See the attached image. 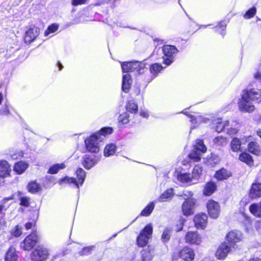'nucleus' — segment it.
I'll return each instance as SVG.
<instances>
[{"mask_svg": "<svg viewBox=\"0 0 261 261\" xmlns=\"http://www.w3.org/2000/svg\"><path fill=\"white\" fill-rule=\"evenodd\" d=\"M112 132V127H104L86 139L85 142L87 150L92 153L98 152L99 150V142L102 141L106 135L111 134Z\"/></svg>", "mask_w": 261, "mask_h": 261, "instance_id": "obj_1", "label": "nucleus"}, {"mask_svg": "<svg viewBox=\"0 0 261 261\" xmlns=\"http://www.w3.org/2000/svg\"><path fill=\"white\" fill-rule=\"evenodd\" d=\"M153 228L150 224H148L140 232L137 239V244L142 247L147 245L148 240L151 238Z\"/></svg>", "mask_w": 261, "mask_h": 261, "instance_id": "obj_2", "label": "nucleus"}, {"mask_svg": "<svg viewBox=\"0 0 261 261\" xmlns=\"http://www.w3.org/2000/svg\"><path fill=\"white\" fill-rule=\"evenodd\" d=\"M206 151V148L201 140H197L194 148L189 154V158L194 162H198L201 159V154Z\"/></svg>", "mask_w": 261, "mask_h": 261, "instance_id": "obj_3", "label": "nucleus"}, {"mask_svg": "<svg viewBox=\"0 0 261 261\" xmlns=\"http://www.w3.org/2000/svg\"><path fill=\"white\" fill-rule=\"evenodd\" d=\"M49 255L48 249L42 246H38L31 253L32 261H45Z\"/></svg>", "mask_w": 261, "mask_h": 261, "instance_id": "obj_4", "label": "nucleus"}, {"mask_svg": "<svg viewBox=\"0 0 261 261\" xmlns=\"http://www.w3.org/2000/svg\"><path fill=\"white\" fill-rule=\"evenodd\" d=\"M76 176L79 178V181L75 178L68 177L66 176V184H68L69 186L78 190L79 185H82L85 180L86 172L82 168H80L76 170Z\"/></svg>", "mask_w": 261, "mask_h": 261, "instance_id": "obj_5", "label": "nucleus"}, {"mask_svg": "<svg viewBox=\"0 0 261 261\" xmlns=\"http://www.w3.org/2000/svg\"><path fill=\"white\" fill-rule=\"evenodd\" d=\"M38 237L36 232H33L28 236L20 243V248L24 250H31L37 243Z\"/></svg>", "mask_w": 261, "mask_h": 261, "instance_id": "obj_6", "label": "nucleus"}, {"mask_svg": "<svg viewBox=\"0 0 261 261\" xmlns=\"http://www.w3.org/2000/svg\"><path fill=\"white\" fill-rule=\"evenodd\" d=\"M248 95L245 91L242 95V99L239 102V107L241 111L251 112L254 110V106L252 104Z\"/></svg>", "mask_w": 261, "mask_h": 261, "instance_id": "obj_7", "label": "nucleus"}, {"mask_svg": "<svg viewBox=\"0 0 261 261\" xmlns=\"http://www.w3.org/2000/svg\"><path fill=\"white\" fill-rule=\"evenodd\" d=\"M162 50L165 56L164 63L169 65L173 62V55L176 54L178 50L175 46L166 45L163 47Z\"/></svg>", "mask_w": 261, "mask_h": 261, "instance_id": "obj_8", "label": "nucleus"}, {"mask_svg": "<svg viewBox=\"0 0 261 261\" xmlns=\"http://www.w3.org/2000/svg\"><path fill=\"white\" fill-rule=\"evenodd\" d=\"M196 200L194 198H186L182 203L181 209L185 216H190L194 214Z\"/></svg>", "mask_w": 261, "mask_h": 261, "instance_id": "obj_9", "label": "nucleus"}, {"mask_svg": "<svg viewBox=\"0 0 261 261\" xmlns=\"http://www.w3.org/2000/svg\"><path fill=\"white\" fill-rule=\"evenodd\" d=\"M207 208L210 216L213 218H217L220 213V207L218 203L213 200H209L207 202Z\"/></svg>", "mask_w": 261, "mask_h": 261, "instance_id": "obj_10", "label": "nucleus"}, {"mask_svg": "<svg viewBox=\"0 0 261 261\" xmlns=\"http://www.w3.org/2000/svg\"><path fill=\"white\" fill-rule=\"evenodd\" d=\"M40 30L36 27H32L30 28L25 33L24 40L27 43L32 42L36 37L39 35Z\"/></svg>", "mask_w": 261, "mask_h": 261, "instance_id": "obj_11", "label": "nucleus"}, {"mask_svg": "<svg viewBox=\"0 0 261 261\" xmlns=\"http://www.w3.org/2000/svg\"><path fill=\"white\" fill-rule=\"evenodd\" d=\"M207 216L202 213L196 215L194 218L195 226L198 228L204 229L207 224Z\"/></svg>", "mask_w": 261, "mask_h": 261, "instance_id": "obj_12", "label": "nucleus"}, {"mask_svg": "<svg viewBox=\"0 0 261 261\" xmlns=\"http://www.w3.org/2000/svg\"><path fill=\"white\" fill-rule=\"evenodd\" d=\"M231 247H232L230 246V245H229L227 243L222 244L218 248L216 253V256L219 259L224 258L228 253L231 251Z\"/></svg>", "mask_w": 261, "mask_h": 261, "instance_id": "obj_13", "label": "nucleus"}, {"mask_svg": "<svg viewBox=\"0 0 261 261\" xmlns=\"http://www.w3.org/2000/svg\"><path fill=\"white\" fill-rule=\"evenodd\" d=\"M186 242L199 245L201 242L200 235L196 231H189L187 232L185 236Z\"/></svg>", "mask_w": 261, "mask_h": 261, "instance_id": "obj_14", "label": "nucleus"}, {"mask_svg": "<svg viewBox=\"0 0 261 261\" xmlns=\"http://www.w3.org/2000/svg\"><path fill=\"white\" fill-rule=\"evenodd\" d=\"M227 243L230 246L234 248V243L240 241L241 238V234L239 231H231L227 236Z\"/></svg>", "mask_w": 261, "mask_h": 261, "instance_id": "obj_15", "label": "nucleus"}, {"mask_svg": "<svg viewBox=\"0 0 261 261\" xmlns=\"http://www.w3.org/2000/svg\"><path fill=\"white\" fill-rule=\"evenodd\" d=\"M179 255L185 260L191 261L194 259L195 254L192 249L185 247L179 252Z\"/></svg>", "mask_w": 261, "mask_h": 261, "instance_id": "obj_16", "label": "nucleus"}, {"mask_svg": "<svg viewBox=\"0 0 261 261\" xmlns=\"http://www.w3.org/2000/svg\"><path fill=\"white\" fill-rule=\"evenodd\" d=\"M11 170L8 162L5 160L0 161V176L6 177L9 175Z\"/></svg>", "mask_w": 261, "mask_h": 261, "instance_id": "obj_17", "label": "nucleus"}, {"mask_svg": "<svg viewBox=\"0 0 261 261\" xmlns=\"http://www.w3.org/2000/svg\"><path fill=\"white\" fill-rule=\"evenodd\" d=\"M245 92L247 93L252 101H256L257 102L261 101V90L253 89Z\"/></svg>", "mask_w": 261, "mask_h": 261, "instance_id": "obj_18", "label": "nucleus"}, {"mask_svg": "<svg viewBox=\"0 0 261 261\" xmlns=\"http://www.w3.org/2000/svg\"><path fill=\"white\" fill-rule=\"evenodd\" d=\"M232 176L231 172L222 168L217 171L215 174V177L218 180H225Z\"/></svg>", "mask_w": 261, "mask_h": 261, "instance_id": "obj_19", "label": "nucleus"}, {"mask_svg": "<svg viewBox=\"0 0 261 261\" xmlns=\"http://www.w3.org/2000/svg\"><path fill=\"white\" fill-rule=\"evenodd\" d=\"M249 196L251 198H256L261 197V184H253L250 190Z\"/></svg>", "mask_w": 261, "mask_h": 261, "instance_id": "obj_20", "label": "nucleus"}, {"mask_svg": "<svg viewBox=\"0 0 261 261\" xmlns=\"http://www.w3.org/2000/svg\"><path fill=\"white\" fill-rule=\"evenodd\" d=\"M217 189L216 184L212 181L207 182L203 188V193L205 196H210L213 194Z\"/></svg>", "mask_w": 261, "mask_h": 261, "instance_id": "obj_21", "label": "nucleus"}, {"mask_svg": "<svg viewBox=\"0 0 261 261\" xmlns=\"http://www.w3.org/2000/svg\"><path fill=\"white\" fill-rule=\"evenodd\" d=\"M99 160V158L96 159L95 156L92 158L89 155H86L84 158L83 165L85 168L89 169L96 164Z\"/></svg>", "mask_w": 261, "mask_h": 261, "instance_id": "obj_22", "label": "nucleus"}, {"mask_svg": "<svg viewBox=\"0 0 261 261\" xmlns=\"http://www.w3.org/2000/svg\"><path fill=\"white\" fill-rule=\"evenodd\" d=\"M132 79L130 74H126L123 76L122 90L125 93H127L132 84Z\"/></svg>", "mask_w": 261, "mask_h": 261, "instance_id": "obj_23", "label": "nucleus"}, {"mask_svg": "<svg viewBox=\"0 0 261 261\" xmlns=\"http://www.w3.org/2000/svg\"><path fill=\"white\" fill-rule=\"evenodd\" d=\"M28 166V164L26 162L20 161L15 164L14 171L18 174H21L25 171Z\"/></svg>", "mask_w": 261, "mask_h": 261, "instance_id": "obj_24", "label": "nucleus"}, {"mask_svg": "<svg viewBox=\"0 0 261 261\" xmlns=\"http://www.w3.org/2000/svg\"><path fill=\"white\" fill-rule=\"evenodd\" d=\"M249 210L251 214L257 217H261V201L250 205Z\"/></svg>", "mask_w": 261, "mask_h": 261, "instance_id": "obj_25", "label": "nucleus"}, {"mask_svg": "<svg viewBox=\"0 0 261 261\" xmlns=\"http://www.w3.org/2000/svg\"><path fill=\"white\" fill-rule=\"evenodd\" d=\"M6 261H17V255L16 253L15 248L10 247L7 252Z\"/></svg>", "mask_w": 261, "mask_h": 261, "instance_id": "obj_26", "label": "nucleus"}, {"mask_svg": "<svg viewBox=\"0 0 261 261\" xmlns=\"http://www.w3.org/2000/svg\"><path fill=\"white\" fill-rule=\"evenodd\" d=\"M248 148L249 151L254 154L258 155L260 153L259 146L257 143L251 142L248 144Z\"/></svg>", "mask_w": 261, "mask_h": 261, "instance_id": "obj_27", "label": "nucleus"}, {"mask_svg": "<svg viewBox=\"0 0 261 261\" xmlns=\"http://www.w3.org/2000/svg\"><path fill=\"white\" fill-rule=\"evenodd\" d=\"M239 160L242 162L246 163L249 166L253 165V161L252 156L248 153H242L239 156Z\"/></svg>", "mask_w": 261, "mask_h": 261, "instance_id": "obj_28", "label": "nucleus"}, {"mask_svg": "<svg viewBox=\"0 0 261 261\" xmlns=\"http://www.w3.org/2000/svg\"><path fill=\"white\" fill-rule=\"evenodd\" d=\"M145 64L143 62L138 61L132 62V69L133 71H137L139 73L143 72V70L145 68Z\"/></svg>", "mask_w": 261, "mask_h": 261, "instance_id": "obj_29", "label": "nucleus"}, {"mask_svg": "<svg viewBox=\"0 0 261 261\" xmlns=\"http://www.w3.org/2000/svg\"><path fill=\"white\" fill-rule=\"evenodd\" d=\"M28 189L32 193H36L40 191L41 186L36 181H32L28 184Z\"/></svg>", "mask_w": 261, "mask_h": 261, "instance_id": "obj_30", "label": "nucleus"}, {"mask_svg": "<svg viewBox=\"0 0 261 261\" xmlns=\"http://www.w3.org/2000/svg\"><path fill=\"white\" fill-rule=\"evenodd\" d=\"M173 190L172 188L167 189L160 196L158 201L161 202L166 201L169 199H170L173 195Z\"/></svg>", "mask_w": 261, "mask_h": 261, "instance_id": "obj_31", "label": "nucleus"}, {"mask_svg": "<svg viewBox=\"0 0 261 261\" xmlns=\"http://www.w3.org/2000/svg\"><path fill=\"white\" fill-rule=\"evenodd\" d=\"M116 150V145L113 143L110 144L106 146L104 150V155L106 156L112 155L115 153Z\"/></svg>", "mask_w": 261, "mask_h": 261, "instance_id": "obj_32", "label": "nucleus"}, {"mask_svg": "<svg viewBox=\"0 0 261 261\" xmlns=\"http://www.w3.org/2000/svg\"><path fill=\"white\" fill-rule=\"evenodd\" d=\"M192 177L189 173H180L177 175V179L183 183H188L192 180Z\"/></svg>", "mask_w": 261, "mask_h": 261, "instance_id": "obj_33", "label": "nucleus"}, {"mask_svg": "<svg viewBox=\"0 0 261 261\" xmlns=\"http://www.w3.org/2000/svg\"><path fill=\"white\" fill-rule=\"evenodd\" d=\"M65 168V165L64 163L55 164L50 167L48 171V173L49 174H56L59 171Z\"/></svg>", "mask_w": 261, "mask_h": 261, "instance_id": "obj_34", "label": "nucleus"}, {"mask_svg": "<svg viewBox=\"0 0 261 261\" xmlns=\"http://www.w3.org/2000/svg\"><path fill=\"white\" fill-rule=\"evenodd\" d=\"M171 232L172 229L170 228H166L164 229L161 237V240L163 242L166 243L170 240Z\"/></svg>", "mask_w": 261, "mask_h": 261, "instance_id": "obj_35", "label": "nucleus"}, {"mask_svg": "<svg viewBox=\"0 0 261 261\" xmlns=\"http://www.w3.org/2000/svg\"><path fill=\"white\" fill-rule=\"evenodd\" d=\"M241 142L237 138H233L231 142V149L234 152H237L240 150L241 147Z\"/></svg>", "mask_w": 261, "mask_h": 261, "instance_id": "obj_36", "label": "nucleus"}, {"mask_svg": "<svg viewBox=\"0 0 261 261\" xmlns=\"http://www.w3.org/2000/svg\"><path fill=\"white\" fill-rule=\"evenodd\" d=\"M154 207V202H150L141 212V215L142 216H149L151 213Z\"/></svg>", "mask_w": 261, "mask_h": 261, "instance_id": "obj_37", "label": "nucleus"}, {"mask_svg": "<svg viewBox=\"0 0 261 261\" xmlns=\"http://www.w3.org/2000/svg\"><path fill=\"white\" fill-rule=\"evenodd\" d=\"M126 110L132 113H136L138 111V106L133 101H129L126 105Z\"/></svg>", "mask_w": 261, "mask_h": 261, "instance_id": "obj_38", "label": "nucleus"}, {"mask_svg": "<svg viewBox=\"0 0 261 261\" xmlns=\"http://www.w3.org/2000/svg\"><path fill=\"white\" fill-rule=\"evenodd\" d=\"M22 227L17 225L11 230V234L15 237H19L22 233Z\"/></svg>", "mask_w": 261, "mask_h": 261, "instance_id": "obj_39", "label": "nucleus"}, {"mask_svg": "<svg viewBox=\"0 0 261 261\" xmlns=\"http://www.w3.org/2000/svg\"><path fill=\"white\" fill-rule=\"evenodd\" d=\"M132 62H123L121 64V67L123 72H133Z\"/></svg>", "mask_w": 261, "mask_h": 261, "instance_id": "obj_40", "label": "nucleus"}, {"mask_svg": "<svg viewBox=\"0 0 261 261\" xmlns=\"http://www.w3.org/2000/svg\"><path fill=\"white\" fill-rule=\"evenodd\" d=\"M228 123V121H225V122H223L218 119V121L216 123L217 125L215 127L216 131H217L218 133L222 132Z\"/></svg>", "mask_w": 261, "mask_h": 261, "instance_id": "obj_41", "label": "nucleus"}, {"mask_svg": "<svg viewBox=\"0 0 261 261\" xmlns=\"http://www.w3.org/2000/svg\"><path fill=\"white\" fill-rule=\"evenodd\" d=\"M59 25L57 24H53L49 25L44 32L45 36H48L50 34L54 33L58 30Z\"/></svg>", "mask_w": 261, "mask_h": 261, "instance_id": "obj_42", "label": "nucleus"}, {"mask_svg": "<svg viewBox=\"0 0 261 261\" xmlns=\"http://www.w3.org/2000/svg\"><path fill=\"white\" fill-rule=\"evenodd\" d=\"M215 144L219 146H223L226 144V139L222 136L215 138L214 140Z\"/></svg>", "mask_w": 261, "mask_h": 261, "instance_id": "obj_43", "label": "nucleus"}, {"mask_svg": "<svg viewBox=\"0 0 261 261\" xmlns=\"http://www.w3.org/2000/svg\"><path fill=\"white\" fill-rule=\"evenodd\" d=\"M129 115L127 113L121 114L118 117L119 122H121L123 124L127 123L129 122Z\"/></svg>", "mask_w": 261, "mask_h": 261, "instance_id": "obj_44", "label": "nucleus"}, {"mask_svg": "<svg viewBox=\"0 0 261 261\" xmlns=\"http://www.w3.org/2000/svg\"><path fill=\"white\" fill-rule=\"evenodd\" d=\"M163 67L161 66V65H160L159 64L155 63L153 65H152L150 67V71L151 73L153 74H156L160 72L162 69Z\"/></svg>", "mask_w": 261, "mask_h": 261, "instance_id": "obj_45", "label": "nucleus"}, {"mask_svg": "<svg viewBox=\"0 0 261 261\" xmlns=\"http://www.w3.org/2000/svg\"><path fill=\"white\" fill-rule=\"evenodd\" d=\"M202 171V169L201 167L199 166H196L194 167L192 177L193 178H197L200 174H201Z\"/></svg>", "mask_w": 261, "mask_h": 261, "instance_id": "obj_46", "label": "nucleus"}, {"mask_svg": "<svg viewBox=\"0 0 261 261\" xmlns=\"http://www.w3.org/2000/svg\"><path fill=\"white\" fill-rule=\"evenodd\" d=\"M141 255L143 261H149L151 259L152 255L148 250H143L141 252Z\"/></svg>", "mask_w": 261, "mask_h": 261, "instance_id": "obj_47", "label": "nucleus"}, {"mask_svg": "<svg viewBox=\"0 0 261 261\" xmlns=\"http://www.w3.org/2000/svg\"><path fill=\"white\" fill-rule=\"evenodd\" d=\"M256 11V8L255 7L251 8L244 14V18L246 19H249L253 17L255 15Z\"/></svg>", "mask_w": 261, "mask_h": 261, "instance_id": "obj_48", "label": "nucleus"}, {"mask_svg": "<svg viewBox=\"0 0 261 261\" xmlns=\"http://www.w3.org/2000/svg\"><path fill=\"white\" fill-rule=\"evenodd\" d=\"M12 199H13V197H10L8 198H5L3 200V204H0V213L3 214L8 207V205L5 204V201L7 200H10Z\"/></svg>", "mask_w": 261, "mask_h": 261, "instance_id": "obj_49", "label": "nucleus"}, {"mask_svg": "<svg viewBox=\"0 0 261 261\" xmlns=\"http://www.w3.org/2000/svg\"><path fill=\"white\" fill-rule=\"evenodd\" d=\"M20 205L28 207L30 205V198L28 197H21L20 198Z\"/></svg>", "mask_w": 261, "mask_h": 261, "instance_id": "obj_50", "label": "nucleus"}, {"mask_svg": "<svg viewBox=\"0 0 261 261\" xmlns=\"http://www.w3.org/2000/svg\"><path fill=\"white\" fill-rule=\"evenodd\" d=\"M93 246L86 247L83 249V250L79 252L81 255H88L90 253L92 250Z\"/></svg>", "mask_w": 261, "mask_h": 261, "instance_id": "obj_51", "label": "nucleus"}, {"mask_svg": "<svg viewBox=\"0 0 261 261\" xmlns=\"http://www.w3.org/2000/svg\"><path fill=\"white\" fill-rule=\"evenodd\" d=\"M193 193L191 191H184L182 194V195H180V196H184V198H192V196H193Z\"/></svg>", "mask_w": 261, "mask_h": 261, "instance_id": "obj_52", "label": "nucleus"}, {"mask_svg": "<svg viewBox=\"0 0 261 261\" xmlns=\"http://www.w3.org/2000/svg\"><path fill=\"white\" fill-rule=\"evenodd\" d=\"M9 114L10 112L7 106L0 110V115H8Z\"/></svg>", "mask_w": 261, "mask_h": 261, "instance_id": "obj_53", "label": "nucleus"}, {"mask_svg": "<svg viewBox=\"0 0 261 261\" xmlns=\"http://www.w3.org/2000/svg\"><path fill=\"white\" fill-rule=\"evenodd\" d=\"M87 0H72V3L73 5H78L84 4Z\"/></svg>", "mask_w": 261, "mask_h": 261, "instance_id": "obj_54", "label": "nucleus"}, {"mask_svg": "<svg viewBox=\"0 0 261 261\" xmlns=\"http://www.w3.org/2000/svg\"><path fill=\"white\" fill-rule=\"evenodd\" d=\"M226 26V22L225 21H221L220 22L219 28H221L222 31L224 30Z\"/></svg>", "mask_w": 261, "mask_h": 261, "instance_id": "obj_55", "label": "nucleus"}, {"mask_svg": "<svg viewBox=\"0 0 261 261\" xmlns=\"http://www.w3.org/2000/svg\"><path fill=\"white\" fill-rule=\"evenodd\" d=\"M56 66L58 68V71L61 70L64 68L63 65L59 61L57 62L56 64Z\"/></svg>", "mask_w": 261, "mask_h": 261, "instance_id": "obj_56", "label": "nucleus"}, {"mask_svg": "<svg viewBox=\"0 0 261 261\" xmlns=\"http://www.w3.org/2000/svg\"><path fill=\"white\" fill-rule=\"evenodd\" d=\"M33 225V223L31 222H28L25 224V228L26 229L29 230L31 229Z\"/></svg>", "mask_w": 261, "mask_h": 261, "instance_id": "obj_57", "label": "nucleus"}, {"mask_svg": "<svg viewBox=\"0 0 261 261\" xmlns=\"http://www.w3.org/2000/svg\"><path fill=\"white\" fill-rule=\"evenodd\" d=\"M254 77L256 79H261V71H258L254 74Z\"/></svg>", "mask_w": 261, "mask_h": 261, "instance_id": "obj_58", "label": "nucleus"}, {"mask_svg": "<svg viewBox=\"0 0 261 261\" xmlns=\"http://www.w3.org/2000/svg\"><path fill=\"white\" fill-rule=\"evenodd\" d=\"M22 155H21L20 153L18 154H13L11 155V157L13 159H17L18 156H21Z\"/></svg>", "mask_w": 261, "mask_h": 261, "instance_id": "obj_59", "label": "nucleus"}, {"mask_svg": "<svg viewBox=\"0 0 261 261\" xmlns=\"http://www.w3.org/2000/svg\"><path fill=\"white\" fill-rule=\"evenodd\" d=\"M141 115L144 117H147L148 116V114L146 112H142Z\"/></svg>", "mask_w": 261, "mask_h": 261, "instance_id": "obj_60", "label": "nucleus"}, {"mask_svg": "<svg viewBox=\"0 0 261 261\" xmlns=\"http://www.w3.org/2000/svg\"><path fill=\"white\" fill-rule=\"evenodd\" d=\"M249 261H261V259L256 257L251 259Z\"/></svg>", "mask_w": 261, "mask_h": 261, "instance_id": "obj_61", "label": "nucleus"}, {"mask_svg": "<svg viewBox=\"0 0 261 261\" xmlns=\"http://www.w3.org/2000/svg\"><path fill=\"white\" fill-rule=\"evenodd\" d=\"M0 223H1L2 225H5V224H6V221H5V220L4 219H1V221H0Z\"/></svg>", "mask_w": 261, "mask_h": 261, "instance_id": "obj_62", "label": "nucleus"}, {"mask_svg": "<svg viewBox=\"0 0 261 261\" xmlns=\"http://www.w3.org/2000/svg\"><path fill=\"white\" fill-rule=\"evenodd\" d=\"M257 134L261 138V129H259L257 131Z\"/></svg>", "mask_w": 261, "mask_h": 261, "instance_id": "obj_63", "label": "nucleus"}, {"mask_svg": "<svg viewBox=\"0 0 261 261\" xmlns=\"http://www.w3.org/2000/svg\"><path fill=\"white\" fill-rule=\"evenodd\" d=\"M65 180V177L63 178L59 182L60 184H62V182Z\"/></svg>", "mask_w": 261, "mask_h": 261, "instance_id": "obj_64", "label": "nucleus"}]
</instances>
